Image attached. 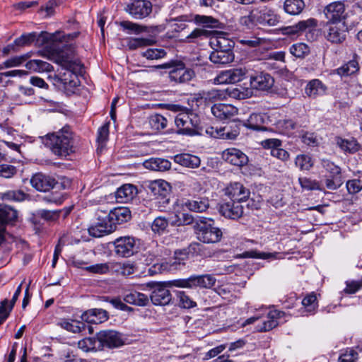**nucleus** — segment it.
<instances>
[{
  "label": "nucleus",
  "instance_id": "603ef678",
  "mask_svg": "<svg viewBox=\"0 0 362 362\" xmlns=\"http://www.w3.org/2000/svg\"><path fill=\"white\" fill-rule=\"evenodd\" d=\"M118 272L124 276H129L138 272V266L134 262L126 261L119 264Z\"/></svg>",
  "mask_w": 362,
  "mask_h": 362
},
{
  "label": "nucleus",
  "instance_id": "f8f14e48",
  "mask_svg": "<svg viewBox=\"0 0 362 362\" xmlns=\"http://www.w3.org/2000/svg\"><path fill=\"white\" fill-rule=\"evenodd\" d=\"M125 11L135 19H143L151 13L152 4L148 0H132L127 4Z\"/></svg>",
  "mask_w": 362,
  "mask_h": 362
},
{
  "label": "nucleus",
  "instance_id": "ddd939ff",
  "mask_svg": "<svg viewBox=\"0 0 362 362\" xmlns=\"http://www.w3.org/2000/svg\"><path fill=\"white\" fill-rule=\"evenodd\" d=\"M97 334L100 344V350L103 349V347L112 349L119 347L124 344L122 334L117 331L104 330L100 331Z\"/></svg>",
  "mask_w": 362,
  "mask_h": 362
},
{
  "label": "nucleus",
  "instance_id": "c9c22d12",
  "mask_svg": "<svg viewBox=\"0 0 362 362\" xmlns=\"http://www.w3.org/2000/svg\"><path fill=\"white\" fill-rule=\"evenodd\" d=\"M280 146L281 141L278 139H267L264 141V146L271 148L270 153L273 157L281 160H287L289 153L286 150L279 148Z\"/></svg>",
  "mask_w": 362,
  "mask_h": 362
},
{
  "label": "nucleus",
  "instance_id": "aec40b11",
  "mask_svg": "<svg viewBox=\"0 0 362 362\" xmlns=\"http://www.w3.org/2000/svg\"><path fill=\"white\" fill-rule=\"evenodd\" d=\"M222 158L230 165L242 167L248 162L245 153L235 148H227L222 153Z\"/></svg>",
  "mask_w": 362,
  "mask_h": 362
},
{
  "label": "nucleus",
  "instance_id": "338daca9",
  "mask_svg": "<svg viewBox=\"0 0 362 362\" xmlns=\"http://www.w3.org/2000/svg\"><path fill=\"white\" fill-rule=\"evenodd\" d=\"M61 213H62L61 210L49 211V210L42 209L38 211V215L41 218H42L45 221H54L59 218Z\"/></svg>",
  "mask_w": 362,
  "mask_h": 362
},
{
  "label": "nucleus",
  "instance_id": "c85d7f7f",
  "mask_svg": "<svg viewBox=\"0 0 362 362\" xmlns=\"http://www.w3.org/2000/svg\"><path fill=\"white\" fill-rule=\"evenodd\" d=\"M327 90V87L319 79H313L310 81L305 88V94L312 98H316L324 95Z\"/></svg>",
  "mask_w": 362,
  "mask_h": 362
},
{
  "label": "nucleus",
  "instance_id": "dca6fc26",
  "mask_svg": "<svg viewBox=\"0 0 362 362\" xmlns=\"http://www.w3.org/2000/svg\"><path fill=\"white\" fill-rule=\"evenodd\" d=\"M225 194L232 201L238 202L246 201L250 194V189L238 182H230L225 189Z\"/></svg>",
  "mask_w": 362,
  "mask_h": 362
},
{
  "label": "nucleus",
  "instance_id": "2f4dec72",
  "mask_svg": "<svg viewBox=\"0 0 362 362\" xmlns=\"http://www.w3.org/2000/svg\"><path fill=\"white\" fill-rule=\"evenodd\" d=\"M183 206L191 211L202 213L209 209V200L206 197H195L192 199H187L184 202Z\"/></svg>",
  "mask_w": 362,
  "mask_h": 362
},
{
  "label": "nucleus",
  "instance_id": "39448f33",
  "mask_svg": "<svg viewBox=\"0 0 362 362\" xmlns=\"http://www.w3.org/2000/svg\"><path fill=\"white\" fill-rule=\"evenodd\" d=\"M216 283V279L210 274L192 275L187 279L174 280L173 285L178 288H195L197 287L210 288Z\"/></svg>",
  "mask_w": 362,
  "mask_h": 362
},
{
  "label": "nucleus",
  "instance_id": "7ed1b4c3",
  "mask_svg": "<svg viewBox=\"0 0 362 362\" xmlns=\"http://www.w3.org/2000/svg\"><path fill=\"white\" fill-rule=\"evenodd\" d=\"M194 229L197 239L204 243H216L221 240V230L214 226L206 218L197 221Z\"/></svg>",
  "mask_w": 362,
  "mask_h": 362
},
{
  "label": "nucleus",
  "instance_id": "5fc2aeb1",
  "mask_svg": "<svg viewBox=\"0 0 362 362\" xmlns=\"http://www.w3.org/2000/svg\"><path fill=\"white\" fill-rule=\"evenodd\" d=\"M277 126L286 134H292L293 130L298 129L300 127L296 122L289 119L279 120L277 122Z\"/></svg>",
  "mask_w": 362,
  "mask_h": 362
},
{
  "label": "nucleus",
  "instance_id": "7c9ffc66",
  "mask_svg": "<svg viewBox=\"0 0 362 362\" xmlns=\"http://www.w3.org/2000/svg\"><path fill=\"white\" fill-rule=\"evenodd\" d=\"M57 325L62 328L73 333H81L84 331L86 327H88L89 333L93 332L92 327L86 325L83 322L69 319H61Z\"/></svg>",
  "mask_w": 362,
  "mask_h": 362
},
{
  "label": "nucleus",
  "instance_id": "cd10ccee",
  "mask_svg": "<svg viewBox=\"0 0 362 362\" xmlns=\"http://www.w3.org/2000/svg\"><path fill=\"white\" fill-rule=\"evenodd\" d=\"M18 213L16 210L8 206H0V241L3 240L6 224L15 221Z\"/></svg>",
  "mask_w": 362,
  "mask_h": 362
},
{
  "label": "nucleus",
  "instance_id": "774afa93",
  "mask_svg": "<svg viewBox=\"0 0 362 362\" xmlns=\"http://www.w3.org/2000/svg\"><path fill=\"white\" fill-rule=\"evenodd\" d=\"M229 71L233 83L243 81L247 74V69L245 67L231 69H229Z\"/></svg>",
  "mask_w": 362,
  "mask_h": 362
},
{
  "label": "nucleus",
  "instance_id": "f3484780",
  "mask_svg": "<svg viewBox=\"0 0 362 362\" xmlns=\"http://www.w3.org/2000/svg\"><path fill=\"white\" fill-rule=\"evenodd\" d=\"M103 213L107 215V219L112 226L126 223L131 219V211L127 207H117L110 211L103 210Z\"/></svg>",
  "mask_w": 362,
  "mask_h": 362
},
{
  "label": "nucleus",
  "instance_id": "6e6552de",
  "mask_svg": "<svg viewBox=\"0 0 362 362\" xmlns=\"http://www.w3.org/2000/svg\"><path fill=\"white\" fill-rule=\"evenodd\" d=\"M146 286L151 290L149 299L153 305L163 306L170 303L172 295L164 283L152 281Z\"/></svg>",
  "mask_w": 362,
  "mask_h": 362
},
{
  "label": "nucleus",
  "instance_id": "6e6d98bb",
  "mask_svg": "<svg viewBox=\"0 0 362 362\" xmlns=\"http://www.w3.org/2000/svg\"><path fill=\"white\" fill-rule=\"evenodd\" d=\"M28 197V194H25L23 190H10L5 192L3 199L9 201L22 202Z\"/></svg>",
  "mask_w": 362,
  "mask_h": 362
},
{
  "label": "nucleus",
  "instance_id": "bf43d9fd",
  "mask_svg": "<svg viewBox=\"0 0 362 362\" xmlns=\"http://www.w3.org/2000/svg\"><path fill=\"white\" fill-rule=\"evenodd\" d=\"M188 258V255L185 250L175 251L174 255L173 260H170V264H173L174 270L180 268V266L184 265L185 261Z\"/></svg>",
  "mask_w": 362,
  "mask_h": 362
},
{
  "label": "nucleus",
  "instance_id": "2eb2a0df",
  "mask_svg": "<svg viewBox=\"0 0 362 362\" xmlns=\"http://www.w3.org/2000/svg\"><path fill=\"white\" fill-rule=\"evenodd\" d=\"M257 23L262 25L274 26L280 22V16L267 6L255 8Z\"/></svg>",
  "mask_w": 362,
  "mask_h": 362
},
{
  "label": "nucleus",
  "instance_id": "f03ea898",
  "mask_svg": "<svg viewBox=\"0 0 362 362\" xmlns=\"http://www.w3.org/2000/svg\"><path fill=\"white\" fill-rule=\"evenodd\" d=\"M157 69H169L168 76L170 82L176 84L186 83L194 76V71L186 67L185 63L180 60H170L166 63L155 66Z\"/></svg>",
  "mask_w": 362,
  "mask_h": 362
},
{
  "label": "nucleus",
  "instance_id": "09e8293b",
  "mask_svg": "<svg viewBox=\"0 0 362 362\" xmlns=\"http://www.w3.org/2000/svg\"><path fill=\"white\" fill-rule=\"evenodd\" d=\"M337 144L342 151L350 153L356 152L359 148L358 142L354 139L338 138Z\"/></svg>",
  "mask_w": 362,
  "mask_h": 362
},
{
  "label": "nucleus",
  "instance_id": "a211bd4d",
  "mask_svg": "<svg viewBox=\"0 0 362 362\" xmlns=\"http://www.w3.org/2000/svg\"><path fill=\"white\" fill-rule=\"evenodd\" d=\"M30 184L37 191L47 192L52 189L57 182L50 175L37 173L31 177Z\"/></svg>",
  "mask_w": 362,
  "mask_h": 362
},
{
  "label": "nucleus",
  "instance_id": "6ab92c4d",
  "mask_svg": "<svg viewBox=\"0 0 362 362\" xmlns=\"http://www.w3.org/2000/svg\"><path fill=\"white\" fill-rule=\"evenodd\" d=\"M148 192L159 199L161 197H170L171 186L170 183L163 180H156L148 181L146 185Z\"/></svg>",
  "mask_w": 362,
  "mask_h": 362
},
{
  "label": "nucleus",
  "instance_id": "412c9836",
  "mask_svg": "<svg viewBox=\"0 0 362 362\" xmlns=\"http://www.w3.org/2000/svg\"><path fill=\"white\" fill-rule=\"evenodd\" d=\"M218 211L226 218L238 219L243 214V207L240 202L233 201L220 204Z\"/></svg>",
  "mask_w": 362,
  "mask_h": 362
},
{
  "label": "nucleus",
  "instance_id": "49530a36",
  "mask_svg": "<svg viewBox=\"0 0 362 362\" xmlns=\"http://www.w3.org/2000/svg\"><path fill=\"white\" fill-rule=\"evenodd\" d=\"M151 128L155 131L164 129L168 124V119L162 115L153 114L148 118Z\"/></svg>",
  "mask_w": 362,
  "mask_h": 362
},
{
  "label": "nucleus",
  "instance_id": "e433bc0d",
  "mask_svg": "<svg viewBox=\"0 0 362 362\" xmlns=\"http://www.w3.org/2000/svg\"><path fill=\"white\" fill-rule=\"evenodd\" d=\"M144 165L151 170L164 172L170 169L171 163L167 159L152 158L144 161Z\"/></svg>",
  "mask_w": 362,
  "mask_h": 362
},
{
  "label": "nucleus",
  "instance_id": "c756f323",
  "mask_svg": "<svg viewBox=\"0 0 362 362\" xmlns=\"http://www.w3.org/2000/svg\"><path fill=\"white\" fill-rule=\"evenodd\" d=\"M137 188L132 184H125L117 189L116 199L118 202L127 203L132 201L137 194Z\"/></svg>",
  "mask_w": 362,
  "mask_h": 362
},
{
  "label": "nucleus",
  "instance_id": "13d9d810",
  "mask_svg": "<svg viewBox=\"0 0 362 362\" xmlns=\"http://www.w3.org/2000/svg\"><path fill=\"white\" fill-rule=\"evenodd\" d=\"M173 264H170V262H163L161 263H156L151 266L148 269L150 274H155L162 273L166 271L174 270Z\"/></svg>",
  "mask_w": 362,
  "mask_h": 362
},
{
  "label": "nucleus",
  "instance_id": "ea45409f",
  "mask_svg": "<svg viewBox=\"0 0 362 362\" xmlns=\"http://www.w3.org/2000/svg\"><path fill=\"white\" fill-rule=\"evenodd\" d=\"M210 61L216 64H227L234 60L233 52L213 50L209 56Z\"/></svg>",
  "mask_w": 362,
  "mask_h": 362
},
{
  "label": "nucleus",
  "instance_id": "37998d69",
  "mask_svg": "<svg viewBox=\"0 0 362 362\" xmlns=\"http://www.w3.org/2000/svg\"><path fill=\"white\" fill-rule=\"evenodd\" d=\"M25 67L30 71L35 72H49L53 66L49 63L40 59H32L25 64Z\"/></svg>",
  "mask_w": 362,
  "mask_h": 362
},
{
  "label": "nucleus",
  "instance_id": "b1692460",
  "mask_svg": "<svg viewBox=\"0 0 362 362\" xmlns=\"http://www.w3.org/2000/svg\"><path fill=\"white\" fill-rule=\"evenodd\" d=\"M209 45L213 50L233 52V49L235 42L232 40L226 37L222 33H220L210 38Z\"/></svg>",
  "mask_w": 362,
  "mask_h": 362
},
{
  "label": "nucleus",
  "instance_id": "69168bd1",
  "mask_svg": "<svg viewBox=\"0 0 362 362\" xmlns=\"http://www.w3.org/2000/svg\"><path fill=\"white\" fill-rule=\"evenodd\" d=\"M256 17L255 9L253 8L247 16H244L240 18V23L247 28H251L258 24Z\"/></svg>",
  "mask_w": 362,
  "mask_h": 362
},
{
  "label": "nucleus",
  "instance_id": "72a5a7b5",
  "mask_svg": "<svg viewBox=\"0 0 362 362\" xmlns=\"http://www.w3.org/2000/svg\"><path fill=\"white\" fill-rule=\"evenodd\" d=\"M358 58V56L355 54L351 60L334 70V73L341 77L349 76L358 73L360 69Z\"/></svg>",
  "mask_w": 362,
  "mask_h": 362
},
{
  "label": "nucleus",
  "instance_id": "20e7f679",
  "mask_svg": "<svg viewBox=\"0 0 362 362\" xmlns=\"http://www.w3.org/2000/svg\"><path fill=\"white\" fill-rule=\"evenodd\" d=\"M177 133L179 134L194 135L200 130V119L192 112H180L175 118Z\"/></svg>",
  "mask_w": 362,
  "mask_h": 362
},
{
  "label": "nucleus",
  "instance_id": "a19ab883",
  "mask_svg": "<svg viewBox=\"0 0 362 362\" xmlns=\"http://www.w3.org/2000/svg\"><path fill=\"white\" fill-rule=\"evenodd\" d=\"M194 23L197 25H202L209 28H221V23L217 19L210 16L194 15Z\"/></svg>",
  "mask_w": 362,
  "mask_h": 362
},
{
  "label": "nucleus",
  "instance_id": "9d476101",
  "mask_svg": "<svg viewBox=\"0 0 362 362\" xmlns=\"http://www.w3.org/2000/svg\"><path fill=\"white\" fill-rule=\"evenodd\" d=\"M97 222L89 227L88 233L90 236L100 238L110 234L115 230V227L112 226L107 219V215L103 213L102 209H98L96 212Z\"/></svg>",
  "mask_w": 362,
  "mask_h": 362
},
{
  "label": "nucleus",
  "instance_id": "393cba45",
  "mask_svg": "<svg viewBox=\"0 0 362 362\" xmlns=\"http://www.w3.org/2000/svg\"><path fill=\"white\" fill-rule=\"evenodd\" d=\"M79 71L65 69L64 73H60L55 78V81L62 85L64 89L75 88L78 86L79 80L76 73Z\"/></svg>",
  "mask_w": 362,
  "mask_h": 362
},
{
  "label": "nucleus",
  "instance_id": "3c124183",
  "mask_svg": "<svg viewBox=\"0 0 362 362\" xmlns=\"http://www.w3.org/2000/svg\"><path fill=\"white\" fill-rule=\"evenodd\" d=\"M169 225L168 220L163 216H158L154 219L151 224L152 230L158 234H162L166 231Z\"/></svg>",
  "mask_w": 362,
  "mask_h": 362
},
{
  "label": "nucleus",
  "instance_id": "f257e3e1",
  "mask_svg": "<svg viewBox=\"0 0 362 362\" xmlns=\"http://www.w3.org/2000/svg\"><path fill=\"white\" fill-rule=\"evenodd\" d=\"M45 145L54 154L61 157L74 152V139L70 127L65 126L57 132L47 134Z\"/></svg>",
  "mask_w": 362,
  "mask_h": 362
},
{
  "label": "nucleus",
  "instance_id": "0e129e2a",
  "mask_svg": "<svg viewBox=\"0 0 362 362\" xmlns=\"http://www.w3.org/2000/svg\"><path fill=\"white\" fill-rule=\"evenodd\" d=\"M317 25V21L315 18H308L305 21H300L297 23V29L299 30L300 32L302 31H309L311 32L315 29Z\"/></svg>",
  "mask_w": 362,
  "mask_h": 362
},
{
  "label": "nucleus",
  "instance_id": "e2e57ef3",
  "mask_svg": "<svg viewBox=\"0 0 362 362\" xmlns=\"http://www.w3.org/2000/svg\"><path fill=\"white\" fill-rule=\"evenodd\" d=\"M120 26L129 31V33L139 34L146 30L145 27L129 21H124L120 23Z\"/></svg>",
  "mask_w": 362,
  "mask_h": 362
},
{
  "label": "nucleus",
  "instance_id": "bb28decb",
  "mask_svg": "<svg viewBox=\"0 0 362 362\" xmlns=\"http://www.w3.org/2000/svg\"><path fill=\"white\" fill-rule=\"evenodd\" d=\"M81 320L89 324H100L108 319L107 312L103 309L93 308L81 315Z\"/></svg>",
  "mask_w": 362,
  "mask_h": 362
},
{
  "label": "nucleus",
  "instance_id": "473e14b6",
  "mask_svg": "<svg viewBox=\"0 0 362 362\" xmlns=\"http://www.w3.org/2000/svg\"><path fill=\"white\" fill-rule=\"evenodd\" d=\"M124 300L127 303L132 304L136 306L144 307L148 305L149 303V298L147 295L131 290L127 291L124 295Z\"/></svg>",
  "mask_w": 362,
  "mask_h": 362
},
{
  "label": "nucleus",
  "instance_id": "79ce46f5",
  "mask_svg": "<svg viewBox=\"0 0 362 362\" xmlns=\"http://www.w3.org/2000/svg\"><path fill=\"white\" fill-rule=\"evenodd\" d=\"M264 115L261 113H252L243 125L253 130H264L265 129L264 127Z\"/></svg>",
  "mask_w": 362,
  "mask_h": 362
},
{
  "label": "nucleus",
  "instance_id": "4be33fe9",
  "mask_svg": "<svg viewBox=\"0 0 362 362\" xmlns=\"http://www.w3.org/2000/svg\"><path fill=\"white\" fill-rule=\"evenodd\" d=\"M274 83V78L265 72H260L250 77L251 86L257 90H269Z\"/></svg>",
  "mask_w": 362,
  "mask_h": 362
},
{
  "label": "nucleus",
  "instance_id": "a878e982",
  "mask_svg": "<svg viewBox=\"0 0 362 362\" xmlns=\"http://www.w3.org/2000/svg\"><path fill=\"white\" fill-rule=\"evenodd\" d=\"M285 315L284 312L273 310L268 312L267 320L262 322V325H258L256 328L258 332H267L276 327L279 325L278 320Z\"/></svg>",
  "mask_w": 362,
  "mask_h": 362
},
{
  "label": "nucleus",
  "instance_id": "864d4df0",
  "mask_svg": "<svg viewBox=\"0 0 362 362\" xmlns=\"http://www.w3.org/2000/svg\"><path fill=\"white\" fill-rule=\"evenodd\" d=\"M290 52L297 58H303L309 54L310 49L305 43H296L290 47Z\"/></svg>",
  "mask_w": 362,
  "mask_h": 362
},
{
  "label": "nucleus",
  "instance_id": "4c0bfd02",
  "mask_svg": "<svg viewBox=\"0 0 362 362\" xmlns=\"http://www.w3.org/2000/svg\"><path fill=\"white\" fill-rule=\"evenodd\" d=\"M56 62L60 64L64 69L81 71L82 68V65L79 62L72 60L69 55L64 52L58 54Z\"/></svg>",
  "mask_w": 362,
  "mask_h": 362
},
{
  "label": "nucleus",
  "instance_id": "a18cd8bd",
  "mask_svg": "<svg viewBox=\"0 0 362 362\" xmlns=\"http://www.w3.org/2000/svg\"><path fill=\"white\" fill-rule=\"evenodd\" d=\"M305 7L303 0H286L284 4V11L291 15H298Z\"/></svg>",
  "mask_w": 362,
  "mask_h": 362
},
{
  "label": "nucleus",
  "instance_id": "4d7b16f0",
  "mask_svg": "<svg viewBox=\"0 0 362 362\" xmlns=\"http://www.w3.org/2000/svg\"><path fill=\"white\" fill-rule=\"evenodd\" d=\"M166 52L163 49H148L141 53L144 57L147 59L154 60L162 59L165 57Z\"/></svg>",
  "mask_w": 362,
  "mask_h": 362
},
{
  "label": "nucleus",
  "instance_id": "58836bf2",
  "mask_svg": "<svg viewBox=\"0 0 362 362\" xmlns=\"http://www.w3.org/2000/svg\"><path fill=\"white\" fill-rule=\"evenodd\" d=\"M36 33H25L16 38L13 44L8 45L4 49V52L7 54L10 49H15V47H24L30 45L36 40Z\"/></svg>",
  "mask_w": 362,
  "mask_h": 362
},
{
  "label": "nucleus",
  "instance_id": "680f3d73",
  "mask_svg": "<svg viewBox=\"0 0 362 362\" xmlns=\"http://www.w3.org/2000/svg\"><path fill=\"white\" fill-rule=\"evenodd\" d=\"M177 296L179 299V305L181 308L189 309L197 305L196 302L192 300L185 291H179Z\"/></svg>",
  "mask_w": 362,
  "mask_h": 362
},
{
  "label": "nucleus",
  "instance_id": "9b49d317",
  "mask_svg": "<svg viewBox=\"0 0 362 362\" xmlns=\"http://www.w3.org/2000/svg\"><path fill=\"white\" fill-rule=\"evenodd\" d=\"M115 252L122 257H129L137 252L138 247L134 238L124 236L114 241Z\"/></svg>",
  "mask_w": 362,
  "mask_h": 362
},
{
  "label": "nucleus",
  "instance_id": "4468645a",
  "mask_svg": "<svg viewBox=\"0 0 362 362\" xmlns=\"http://www.w3.org/2000/svg\"><path fill=\"white\" fill-rule=\"evenodd\" d=\"M242 124L240 121H232L220 128H216L213 136L222 139L234 140L240 134Z\"/></svg>",
  "mask_w": 362,
  "mask_h": 362
},
{
  "label": "nucleus",
  "instance_id": "0eeeda50",
  "mask_svg": "<svg viewBox=\"0 0 362 362\" xmlns=\"http://www.w3.org/2000/svg\"><path fill=\"white\" fill-rule=\"evenodd\" d=\"M322 165L325 169V182L327 189L334 190L343 184L341 168L329 160H322Z\"/></svg>",
  "mask_w": 362,
  "mask_h": 362
},
{
  "label": "nucleus",
  "instance_id": "f704fd0d",
  "mask_svg": "<svg viewBox=\"0 0 362 362\" xmlns=\"http://www.w3.org/2000/svg\"><path fill=\"white\" fill-rule=\"evenodd\" d=\"M173 159L176 163L189 168H197L201 164V160L198 156L189 153L177 154Z\"/></svg>",
  "mask_w": 362,
  "mask_h": 362
},
{
  "label": "nucleus",
  "instance_id": "8fccbe9b",
  "mask_svg": "<svg viewBox=\"0 0 362 362\" xmlns=\"http://www.w3.org/2000/svg\"><path fill=\"white\" fill-rule=\"evenodd\" d=\"M295 164L301 170H309L313 166L314 163L310 155L300 154L296 156Z\"/></svg>",
  "mask_w": 362,
  "mask_h": 362
},
{
  "label": "nucleus",
  "instance_id": "5701e85b",
  "mask_svg": "<svg viewBox=\"0 0 362 362\" xmlns=\"http://www.w3.org/2000/svg\"><path fill=\"white\" fill-rule=\"evenodd\" d=\"M211 112L217 119H229L238 113V109L229 104L218 103L211 107Z\"/></svg>",
  "mask_w": 362,
  "mask_h": 362
},
{
  "label": "nucleus",
  "instance_id": "de8ad7c7",
  "mask_svg": "<svg viewBox=\"0 0 362 362\" xmlns=\"http://www.w3.org/2000/svg\"><path fill=\"white\" fill-rule=\"evenodd\" d=\"M302 305L306 312L309 313H314L318 307L316 293L315 292H311L306 295L302 300Z\"/></svg>",
  "mask_w": 362,
  "mask_h": 362
},
{
  "label": "nucleus",
  "instance_id": "423d86ee",
  "mask_svg": "<svg viewBox=\"0 0 362 362\" xmlns=\"http://www.w3.org/2000/svg\"><path fill=\"white\" fill-rule=\"evenodd\" d=\"M349 33L348 25L343 23H325L323 30L325 38L332 44H342Z\"/></svg>",
  "mask_w": 362,
  "mask_h": 362
},
{
  "label": "nucleus",
  "instance_id": "1a4fd4ad",
  "mask_svg": "<svg viewBox=\"0 0 362 362\" xmlns=\"http://www.w3.org/2000/svg\"><path fill=\"white\" fill-rule=\"evenodd\" d=\"M323 13L327 19L326 23H343L347 18L344 1H333L327 5L323 9Z\"/></svg>",
  "mask_w": 362,
  "mask_h": 362
},
{
  "label": "nucleus",
  "instance_id": "c03bdc74",
  "mask_svg": "<svg viewBox=\"0 0 362 362\" xmlns=\"http://www.w3.org/2000/svg\"><path fill=\"white\" fill-rule=\"evenodd\" d=\"M98 334L96 337H86L78 342V347L84 352L100 350Z\"/></svg>",
  "mask_w": 362,
  "mask_h": 362
},
{
  "label": "nucleus",
  "instance_id": "052dcab7",
  "mask_svg": "<svg viewBox=\"0 0 362 362\" xmlns=\"http://www.w3.org/2000/svg\"><path fill=\"white\" fill-rule=\"evenodd\" d=\"M301 187L306 190H322L320 183L314 180L308 178L306 177H300L298 179Z\"/></svg>",
  "mask_w": 362,
  "mask_h": 362
}]
</instances>
